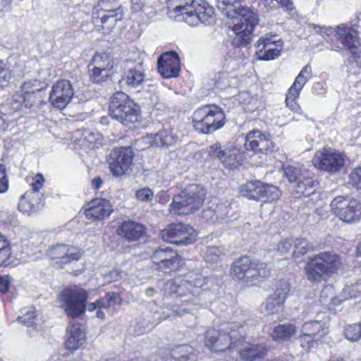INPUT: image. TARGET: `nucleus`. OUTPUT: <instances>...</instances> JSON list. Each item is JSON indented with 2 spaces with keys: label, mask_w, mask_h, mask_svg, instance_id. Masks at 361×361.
I'll use <instances>...</instances> for the list:
<instances>
[{
  "label": "nucleus",
  "mask_w": 361,
  "mask_h": 361,
  "mask_svg": "<svg viewBox=\"0 0 361 361\" xmlns=\"http://www.w3.org/2000/svg\"><path fill=\"white\" fill-rule=\"evenodd\" d=\"M239 0H216L218 8L231 18L236 20L233 26L234 36L232 46L234 49L246 48L251 39V34L259 21L257 14L247 7L236 6Z\"/></svg>",
  "instance_id": "obj_1"
},
{
  "label": "nucleus",
  "mask_w": 361,
  "mask_h": 361,
  "mask_svg": "<svg viewBox=\"0 0 361 361\" xmlns=\"http://www.w3.org/2000/svg\"><path fill=\"white\" fill-rule=\"evenodd\" d=\"M167 14L177 21H185L189 25L198 22L210 23L214 11L204 0H169Z\"/></svg>",
  "instance_id": "obj_2"
},
{
  "label": "nucleus",
  "mask_w": 361,
  "mask_h": 361,
  "mask_svg": "<svg viewBox=\"0 0 361 361\" xmlns=\"http://www.w3.org/2000/svg\"><path fill=\"white\" fill-rule=\"evenodd\" d=\"M60 295L61 308L66 315L72 319L80 317L86 310L92 312L106 307L104 300H98L87 305L88 293L77 286L65 288Z\"/></svg>",
  "instance_id": "obj_3"
},
{
  "label": "nucleus",
  "mask_w": 361,
  "mask_h": 361,
  "mask_svg": "<svg viewBox=\"0 0 361 361\" xmlns=\"http://www.w3.org/2000/svg\"><path fill=\"white\" fill-rule=\"evenodd\" d=\"M243 326L241 323L232 322L224 324L219 331L209 329L205 334V343L215 352L235 350L243 344V336L238 331Z\"/></svg>",
  "instance_id": "obj_4"
},
{
  "label": "nucleus",
  "mask_w": 361,
  "mask_h": 361,
  "mask_svg": "<svg viewBox=\"0 0 361 361\" xmlns=\"http://www.w3.org/2000/svg\"><path fill=\"white\" fill-rule=\"evenodd\" d=\"M341 265V259L338 254L322 252L309 259L304 270L308 280L318 282L335 274Z\"/></svg>",
  "instance_id": "obj_5"
},
{
  "label": "nucleus",
  "mask_w": 361,
  "mask_h": 361,
  "mask_svg": "<svg viewBox=\"0 0 361 361\" xmlns=\"http://www.w3.org/2000/svg\"><path fill=\"white\" fill-rule=\"evenodd\" d=\"M206 191L200 185L192 184L175 195L169 206L172 214H189L198 210L205 199Z\"/></svg>",
  "instance_id": "obj_6"
},
{
  "label": "nucleus",
  "mask_w": 361,
  "mask_h": 361,
  "mask_svg": "<svg viewBox=\"0 0 361 361\" xmlns=\"http://www.w3.org/2000/svg\"><path fill=\"white\" fill-rule=\"evenodd\" d=\"M139 111V106L123 92H116L110 98L109 115L123 126L137 122Z\"/></svg>",
  "instance_id": "obj_7"
},
{
  "label": "nucleus",
  "mask_w": 361,
  "mask_h": 361,
  "mask_svg": "<svg viewBox=\"0 0 361 361\" xmlns=\"http://www.w3.org/2000/svg\"><path fill=\"white\" fill-rule=\"evenodd\" d=\"M206 282V278L201 273L192 271L168 281L165 290L177 297H187L183 302L192 300L196 289L201 288Z\"/></svg>",
  "instance_id": "obj_8"
},
{
  "label": "nucleus",
  "mask_w": 361,
  "mask_h": 361,
  "mask_svg": "<svg viewBox=\"0 0 361 361\" xmlns=\"http://www.w3.org/2000/svg\"><path fill=\"white\" fill-rule=\"evenodd\" d=\"M224 119L225 115L221 108L215 105H205L194 111L192 122L197 131L209 134L222 128Z\"/></svg>",
  "instance_id": "obj_9"
},
{
  "label": "nucleus",
  "mask_w": 361,
  "mask_h": 361,
  "mask_svg": "<svg viewBox=\"0 0 361 361\" xmlns=\"http://www.w3.org/2000/svg\"><path fill=\"white\" fill-rule=\"evenodd\" d=\"M309 26L310 27H312L317 33L322 36H331L334 33H336L341 43L350 51V54L354 57H357V51L358 47L360 45V42L357 30L352 27L343 24L338 26L336 28H333L325 25L320 26L314 23H311Z\"/></svg>",
  "instance_id": "obj_10"
},
{
  "label": "nucleus",
  "mask_w": 361,
  "mask_h": 361,
  "mask_svg": "<svg viewBox=\"0 0 361 361\" xmlns=\"http://www.w3.org/2000/svg\"><path fill=\"white\" fill-rule=\"evenodd\" d=\"M241 195L249 200L257 202H272L278 200L281 192L278 188L254 180L248 181L240 186Z\"/></svg>",
  "instance_id": "obj_11"
},
{
  "label": "nucleus",
  "mask_w": 361,
  "mask_h": 361,
  "mask_svg": "<svg viewBox=\"0 0 361 361\" xmlns=\"http://www.w3.org/2000/svg\"><path fill=\"white\" fill-rule=\"evenodd\" d=\"M334 214L341 220L348 224L356 223L361 217V204L348 196H337L331 202Z\"/></svg>",
  "instance_id": "obj_12"
},
{
  "label": "nucleus",
  "mask_w": 361,
  "mask_h": 361,
  "mask_svg": "<svg viewBox=\"0 0 361 361\" xmlns=\"http://www.w3.org/2000/svg\"><path fill=\"white\" fill-rule=\"evenodd\" d=\"M135 153L130 147L113 149L109 156L108 164L114 177H121L127 173L133 164Z\"/></svg>",
  "instance_id": "obj_13"
},
{
  "label": "nucleus",
  "mask_w": 361,
  "mask_h": 361,
  "mask_svg": "<svg viewBox=\"0 0 361 361\" xmlns=\"http://www.w3.org/2000/svg\"><path fill=\"white\" fill-rule=\"evenodd\" d=\"M312 161L320 170L335 173L343 166L345 159L341 153L331 148H324L322 151L316 152Z\"/></svg>",
  "instance_id": "obj_14"
},
{
  "label": "nucleus",
  "mask_w": 361,
  "mask_h": 361,
  "mask_svg": "<svg viewBox=\"0 0 361 361\" xmlns=\"http://www.w3.org/2000/svg\"><path fill=\"white\" fill-rule=\"evenodd\" d=\"M283 49V41L277 35L266 34L256 44V56L259 60L271 61L279 57Z\"/></svg>",
  "instance_id": "obj_15"
},
{
  "label": "nucleus",
  "mask_w": 361,
  "mask_h": 361,
  "mask_svg": "<svg viewBox=\"0 0 361 361\" xmlns=\"http://www.w3.org/2000/svg\"><path fill=\"white\" fill-rule=\"evenodd\" d=\"M162 237L178 245H190L195 241L196 233L188 224L176 223L169 225L163 230Z\"/></svg>",
  "instance_id": "obj_16"
},
{
  "label": "nucleus",
  "mask_w": 361,
  "mask_h": 361,
  "mask_svg": "<svg viewBox=\"0 0 361 361\" xmlns=\"http://www.w3.org/2000/svg\"><path fill=\"white\" fill-rule=\"evenodd\" d=\"M47 255L62 268L63 265L78 261L82 255V252L81 249L73 245L58 243L50 246L47 250Z\"/></svg>",
  "instance_id": "obj_17"
},
{
  "label": "nucleus",
  "mask_w": 361,
  "mask_h": 361,
  "mask_svg": "<svg viewBox=\"0 0 361 361\" xmlns=\"http://www.w3.org/2000/svg\"><path fill=\"white\" fill-rule=\"evenodd\" d=\"M117 0H99L98 6L104 13L100 17L102 29L105 32H109L118 21L123 17V8L118 6Z\"/></svg>",
  "instance_id": "obj_18"
},
{
  "label": "nucleus",
  "mask_w": 361,
  "mask_h": 361,
  "mask_svg": "<svg viewBox=\"0 0 361 361\" xmlns=\"http://www.w3.org/2000/svg\"><path fill=\"white\" fill-rule=\"evenodd\" d=\"M300 345L303 348H310L314 341H321L329 332V328L322 321L312 320L302 326Z\"/></svg>",
  "instance_id": "obj_19"
},
{
  "label": "nucleus",
  "mask_w": 361,
  "mask_h": 361,
  "mask_svg": "<svg viewBox=\"0 0 361 361\" xmlns=\"http://www.w3.org/2000/svg\"><path fill=\"white\" fill-rule=\"evenodd\" d=\"M73 95L72 83L68 80H59L53 85L49 99L53 106L63 109L71 102Z\"/></svg>",
  "instance_id": "obj_20"
},
{
  "label": "nucleus",
  "mask_w": 361,
  "mask_h": 361,
  "mask_svg": "<svg viewBox=\"0 0 361 361\" xmlns=\"http://www.w3.org/2000/svg\"><path fill=\"white\" fill-rule=\"evenodd\" d=\"M290 290V284L286 281H281L274 293L261 305L262 312L271 314L278 312L284 303Z\"/></svg>",
  "instance_id": "obj_21"
},
{
  "label": "nucleus",
  "mask_w": 361,
  "mask_h": 361,
  "mask_svg": "<svg viewBox=\"0 0 361 361\" xmlns=\"http://www.w3.org/2000/svg\"><path fill=\"white\" fill-rule=\"evenodd\" d=\"M157 68L163 78H170L178 76L180 72V59L173 51L162 54L158 59Z\"/></svg>",
  "instance_id": "obj_22"
},
{
  "label": "nucleus",
  "mask_w": 361,
  "mask_h": 361,
  "mask_svg": "<svg viewBox=\"0 0 361 361\" xmlns=\"http://www.w3.org/2000/svg\"><path fill=\"white\" fill-rule=\"evenodd\" d=\"M112 212L113 208L109 200L96 198L87 204L85 215L88 219L102 220L108 217Z\"/></svg>",
  "instance_id": "obj_23"
},
{
  "label": "nucleus",
  "mask_w": 361,
  "mask_h": 361,
  "mask_svg": "<svg viewBox=\"0 0 361 361\" xmlns=\"http://www.w3.org/2000/svg\"><path fill=\"white\" fill-rule=\"evenodd\" d=\"M271 144L267 135L258 130H253L246 135L245 147L255 154L262 153L269 149Z\"/></svg>",
  "instance_id": "obj_24"
},
{
  "label": "nucleus",
  "mask_w": 361,
  "mask_h": 361,
  "mask_svg": "<svg viewBox=\"0 0 361 361\" xmlns=\"http://www.w3.org/2000/svg\"><path fill=\"white\" fill-rule=\"evenodd\" d=\"M240 357L245 361H255L263 358L267 353V349L262 344H250L245 343L243 337V344L235 348Z\"/></svg>",
  "instance_id": "obj_25"
},
{
  "label": "nucleus",
  "mask_w": 361,
  "mask_h": 361,
  "mask_svg": "<svg viewBox=\"0 0 361 361\" xmlns=\"http://www.w3.org/2000/svg\"><path fill=\"white\" fill-rule=\"evenodd\" d=\"M162 359L164 361H197V357L192 347L183 345L166 350Z\"/></svg>",
  "instance_id": "obj_26"
},
{
  "label": "nucleus",
  "mask_w": 361,
  "mask_h": 361,
  "mask_svg": "<svg viewBox=\"0 0 361 361\" xmlns=\"http://www.w3.org/2000/svg\"><path fill=\"white\" fill-rule=\"evenodd\" d=\"M145 228L142 224L133 221H125L117 229L118 235L128 241H136L145 233Z\"/></svg>",
  "instance_id": "obj_27"
},
{
  "label": "nucleus",
  "mask_w": 361,
  "mask_h": 361,
  "mask_svg": "<svg viewBox=\"0 0 361 361\" xmlns=\"http://www.w3.org/2000/svg\"><path fill=\"white\" fill-rule=\"evenodd\" d=\"M144 73L136 68H129L126 71L119 80L121 87H127L130 89H135L140 87L145 82Z\"/></svg>",
  "instance_id": "obj_28"
},
{
  "label": "nucleus",
  "mask_w": 361,
  "mask_h": 361,
  "mask_svg": "<svg viewBox=\"0 0 361 361\" xmlns=\"http://www.w3.org/2000/svg\"><path fill=\"white\" fill-rule=\"evenodd\" d=\"M255 262V259H252L248 256H243L233 262L231 274L238 279H247L250 273L252 272Z\"/></svg>",
  "instance_id": "obj_29"
},
{
  "label": "nucleus",
  "mask_w": 361,
  "mask_h": 361,
  "mask_svg": "<svg viewBox=\"0 0 361 361\" xmlns=\"http://www.w3.org/2000/svg\"><path fill=\"white\" fill-rule=\"evenodd\" d=\"M68 338L66 341V348L77 350L85 341V333L78 324H70L67 328Z\"/></svg>",
  "instance_id": "obj_30"
},
{
  "label": "nucleus",
  "mask_w": 361,
  "mask_h": 361,
  "mask_svg": "<svg viewBox=\"0 0 361 361\" xmlns=\"http://www.w3.org/2000/svg\"><path fill=\"white\" fill-rule=\"evenodd\" d=\"M293 187L295 192L300 195L310 197L316 193L318 188V183L310 177V173H307L304 178H302L296 182Z\"/></svg>",
  "instance_id": "obj_31"
},
{
  "label": "nucleus",
  "mask_w": 361,
  "mask_h": 361,
  "mask_svg": "<svg viewBox=\"0 0 361 361\" xmlns=\"http://www.w3.org/2000/svg\"><path fill=\"white\" fill-rule=\"evenodd\" d=\"M209 154L210 157L219 159L222 163L227 165H233V161L236 157V154L231 150H222L218 143H215L209 147Z\"/></svg>",
  "instance_id": "obj_32"
},
{
  "label": "nucleus",
  "mask_w": 361,
  "mask_h": 361,
  "mask_svg": "<svg viewBox=\"0 0 361 361\" xmlns=\"http://www.w3.org/2000/svg\"><path fill=\"white\" fill-rule=\"evenodd\" d=\"M252 272L250 273L247 281L250 282L252 285L257 286L259 283L264 280L269 275V271L267 268V264L255 260L253 264Z\"/></svg>",
  "instance_id": "obj_33"
},
{
  "label": "nucleus",
  "mask_w": 361,
  "mask_h": 361,
  "mask_svg": "<svg viewBox=\"0 0 361 361\" xmlns=\"http://www.w3.org/2000/svg\"><path fill=\"white\" fill-rule=\"evenodd\" d=\"M114 66V63L109 55L106 53H103L95 54L89 63L88 68L94 67L113 73Z\"/></svg>",
  "instance_id": "obj_34"
},
{
  "label": "nucleus",
  "mask_w": 361,
  "mask_h": 361,
  "mask_svg": "<svg viewBox=\"0 0 361 361\" xmlns=\"http://www.w3.org/2000/svg\"><path fill=\"white\" fill-rule=\"evenodd\" d=\"M32 192H25L21 197L18 202V209L23 213H30L36 212L40 207V201L35 200Z\"/></svg>",
  "instance_id": "obj_35"
},
{
  "label": "nucleus",
  "mask_w": 361,
  "mask_h": 361,
  "mask_svg": "<svg viewBox=\"0 0 361 361\" xmlns=\"http://www.w3.org/2000/svg\"><path fill=\"white\" fill-rule=\"evenodd\" d=\"M314 246L305 238H296L293 240V257L298 262H300L302 257L308 252L313 250Z\"/></svg>",
  "instance_id": "obj_36"
},
{
  "label": "nucleus",
  "mask_w": 361,
  "mask_h": 361,
  "mask_svg": "<svg viewBox=\"0 0 361 361\" xmlns=\"http://www.w3.org/2000/svg\"><path fill=\"white\" fill-rule=\"evenodd\" d=\"M131 8L133 12L138 13L147 18H151L156 15L152 0H131Z\"/></svg>",
  "instance_id": "obj_37"
},
{
  "label": "nucleus",
  "mask_w": 361,
  "mask_h": 361,
  "mask_svg": "<svg viewBox=\"0 0 361 361\" xmlns=\"http://www.w3.org/2000/svg\"><path fill=\"white\" fill-rule=\"evenodd\" d=\"M283 171L284 176L287 178L288 182L293 185L309 173L307 170L300 165L287 166L283 168Z\"/></svg>",
  "instance_id": "obj_38"
},
{
  "label": "nucleus",
  "mask_w": 361,
  "mask_h": 361,
  "mask_svg": "<svg viewBox=\"0 0 361 361\" xmlns=\"http://www.w3.org/2000/svg\"><path fill=\"white\" fill-rule=\"evenodd\" d=\"M177 139L178 137L173 132L172 129L164 128L156 134L154 142L157 145L168 147L175 144Z\"/></svg>",
  "instance_id": "obj_39"
},
{
  "label": "nucleus",
  "mask_w": 361,
  "mask_h": 361,
  "mask_svg": "<svg viewBox=\"0 0 361 361\" xmlns=\"http://www.w3.org/2000/svg\"><path fill=\"white\" fill-rule=\"evenodd\" d=\"M296 331V327L292 324H285L276 326L271 337L275 341L286 340L291 337Z\"/></svg>",
  "instance_id": "obj_40"
},
{
  "label": "nucleus",
  "mask_w": 361,
  "mask_h": 361,
  "mask_svg": "<svg viewBox=\"0 0 361 361\" xmlns=\"http://www.w3.org/2000/svg\"><path fill=\"white\" fill-rule=\"evenodd\" d=\"M312 75V69L309 64H307L300 71L299 74L295 79L293 84L289 88L293 92H299L302 89L305 83L310 78Z\"/></svg>",
  "instance_id": "obj_41"
},
{
  "label": "nucleus",
  "mask_w": 361,
  "mask_h": 361,
  "mask_svg": "<svg viewBox=\"0 0 361 361\" xmlns=\"http://www.w3.org/2000/svg\"><path fill=\"white\" fill-rule=\"evenodd\" d=\"M82 140L80 145L89 149L98 147V145L102 143V135L98 132L85 130L82 133Z\"/></svg>",
  "instance_id": "obj_42"
},
{
  "label": "nucleus",
  "mask_w": 361,
  "mask_h": 361,
  "mask_svg": "<svg viewBox=\"0 0 361 361\" xmlns=\"http://www.w3.org/2000/svg\"><path fill=\"white\" fill-rule=\"evenodd\" d=\"M13 256L11 252V243L5 238V242L0 243V266L8 267L13 263Z\"/></svg>",
  "instance_id": "obj_43"
},
{
  "label": "nucleus",
  "mask_w": 361,
  "mask_h": 361,
  "mask_svg": "<svg viewBox=\"0 0 361 361\" xmlns=\"http://www.w3.org/2000/svg\"><path fill=\"white\" fill-rule=\"evenodd\" d=\"M176 253L171 247L159 248L152 251L151 258L152 262L159 267L165 261L169 260L170 257L175 256Z\"/></svg>",
  "instance_id": "obj_44"
},
{
  "label": "nucleus",
  "mask_w": 361,
  "mask_h": 361,
  "mask_svg": "<svg viewBox=\"0 0 361 361\" xmlns=\"http://www.w3.org/2000/svg\"><path fill=\"white\" fill-rule=\"evenodd\" d=\"M36 312L34 307H29L23 310V314L18 316L17 320L28 327H36L35 324Z\"/></svg>",
  "instance_id": "obj_45"
},
{
  "label": "nucleus",
  "mask_w": 361,
  "mask_h": 361,
  "mask_svg": "<svg viewBox=\"0 0 361 361\" xmlns=\"http://www.w3.org/2000/svg\"><path fill=\"white\" fill-rule=\"evenodd\" d=\"M345 338L352 342L357 341L361 338V322L348 324L345 327Z\"/></svg>",
  "instance_id": "obj_46"
},
{
  "label": "nucleus",
  "mask_w": 361,
  "mask_h": 361,
  "mask_svg": "<svg viewBox=\"0 0 361 361\" xmlns=\"http://www.w3.org/2000/svg\"><path fill=\"white\" fill-rule=\"evenodd\" d=\"M180 257L176 253L175 256L170 257L169 260L165 261L164 263L159 266V269L164 273H170L178 269L180 265Z\"/></svg>",
  "instance_id": "obj_47"
},
{
  "label": "nucleus",
  "mask_w": 361,
  "mask_h": 361,
  "mask_svg": "<svg viewBox=\"0 0 361 361\" xmlns=\"http://www.w3.org/2000/svg\"><path fill=\"white\" fill-rule=\"evenodd\" d=\"M222 255L223 252L219 247L212 246L207 247L204 258L207 262L215 263L221 259Z\"/></svg>",
  "instance_id": "obj_48"
},
{
  "label": "nucleus",
  "mask_w": 361,
  "mask_h": 361,
  "mask_svg": "<svg viewBox=\"0 0 361 361\" xmlns=\"http://www.w3.org/2000/svg\"><path fill=\"white\" fill-rule=\"evenodd\" d=\"M89 70L90 71V76L91 80L96 83L106 80L113 74L112 73L106 72V71H102L94 67H91Z\"/></svg>",
  "instance_id": "obj_49"
},
{
  "label": "nucleus",
  "mask_w": 361,
  "mask_h": 361,
  "mask_svg": "<svg viewBox=\"0 0 361 361\" xmlns=\"http://www.w3.org/2000/svg\"><path fill=\"white\" fill-rule=\"evenodd\" d=\"M319 300L323 304H329L330 301L335 302L334 301L336 300V298L335 297V291L333 286H325L321 291Z\"/></svg>",
  "instance_id": "obj_50"
},
{
  "label": "nucleus",
  "mask_w": 361,
  "mask_h": 361,
  "mask_svg": "<svg viewBox=\"0 0 361 361\" xmlns=\"http://www.w3.org/2000/svg\"><path fill=\"white\" fill-rule=\"evenodd\" d=\"M44 182V178L43 176L40 173H38L35 176V180L33 183L30 184L32 186V190H28L27 192H32L33 197H37L40 200V197H42V194H39V190L42 188L43 183Z\"/></svg>",
  "instance_id": "obj_51"
},
{
  "label": "nucleus",
  "mask_w": 361,
  "mask_h": 361,
  "mask_svg": "<svg viewBox=\"0 0 361 361\" xmlns=\"http://www.w3.org/2000/svg\"><path fill=\"white\" fill-rule=\"evenodd\" d=\"M13 75L11 72L4 68V64L0 60V87H4L8 85Z\"/></svg>",
  "instance_id": "obj_52"
},
{
  "label": "nucleus",
  "mask_w": 361,
  "mask_h": 361,
  "mask_svg": "<svg viewBox=\"0 0 361 361\" xmlns=\"http://www.w3.org/2000/svg\"><path fill=\"white\" fill-rule=\"evenodd\" d=\"M348 183L361 190V166L355 168L350 173Z\"/></svg>",
  "instance_id": "obj_53"
},
{
  "label": "nucleus",
  "mask_w": 361,
  "mask_h": 361,
  "mask_svg": "<svg viewBox=\"0 0 361 361\" xmlns=\"http://www.w3.org/2000/svg\"><path fill=\"white\" fill-rule=\"evenodd\" d=\"M154 196L153 191L149 188H143L138 190L135 193L136 198L142 202H149Z\"/></svg>",
  "instance_id": "obj_54"
},
{
  "label": "nucleus",
  "mask_w": 361,
  "mask_h": 361,
  "mask_svg": "<svg viewBox=\"0 0 361 361\" xmlns=\"http://www.w3.org/2000/svg\"><path fill=\"white\" fill-rule=\"evenodd\" d=\"M8 190V179L5 167L0 164V193H4Z\"/></svg>",
  "instance_id": "obj_55"
},
{
  "label": "nucleus",
  "mask_w": 361,
  "mask_h": 361,
  "mask_svg": "<svg viewBox=\"0 0 361 361\" xmlns=\"http://www.w3.org/2000/svg\"><path fill=\"white\" fill-rule=\"evenodd\" d=\"M293 249V240L285 239L281 240L277 245V251L281 255H286Z\"/></svg>",
  "instance_id": "obj_56"
},
{
  "label": "nucleus",
  "mask_w": 361,
  "mask_h": 361,
  "mask_svg": "<svg viewBox=\"0 0 361 361\" xmlns=\"http://www.w3.org/2000/svg\"><path fill=\"white\" fill-rule=\"evenodd\" d=\"M299 94L300 93L298 92H293L291 91V90H288L286 94V106H288L291 110L296 109L298 105L295 102V99L298 98Z\"/></svg>",
  "instance_id": "obj_57"
},
{
  "label": "nucleus",
  "mask_w": 361,
  "mask_h": 361,
  "mask_svg": "<svg viewBox=\"0 0 361 361\" xmlns=\"http://www.w3.org/2000/svg\"><path fill=\"white\" fill-rule=\"evenodd\" d=\"M105 309H109L110 307H114L120 305V298L118 295L111 293L106 295V301L105 302Z\"/></svg>",
  "instance_id": "obj_58"
},
{
  "label": "nucleus",
  "mask_w": 361,
  "mask_h": 361,
  "mask_svg": "<svg viewBox=\"0 0 361 361\" xmlns=\"http://www.w3.org/2000/svg\"><path fill=\"white\" fill-rule=\"evenodd\" d=\"M37 82L38 81L37 80H30L28 81H25L21 86L22 91L25 94H34L35 91H39V88H34V87L36 86Z\"/></svg>",
  "instance_id": "obj_59"
},
{
  "label": "nucleus",
  "mask_w": 361,
  "mask_h": 361,
  "mask_svg": "<svg viewBox=\"0 0 361 361\" xmlns=\"http://www.w3.org/2000/svg\"><path fill=\"white\" fill-rule=\"evenodd\" d=\"M21 106L25 108H31L35 103V96L34 94L28 93L25 94L23 96V101L21 102Z\"/></svg>",
  "instance_id": "obj_60"
},
{
  "label": "nucleus",
  "mask_w": 361,
  "mask_h": 361,
  "mask_svg": "<svg viewBox=\"0 0 361 361\" xmlns=\"http://www.w3.org/2000/svg\"><path fill=\"white\" fill-rule=\"evenodd\" d=\"M9 281L4 276H0V291L5 294L8 291Z\"/></svg>",
  "instance_id": "obj_61"
},
{
  "label": "nucleus",
  "mask_w": 361,
  "mask_h": 361,
  "mask_svg": "<svg viewBox=\"0 0 361 361\" xmlns=\"http://www.w3.org/2000/svg\"><path fill=\"white\" fill-rule=\"evenodd\" d=\"M12 0H0V11H7L10 8Z\"/></svg>",
  "instance_id": "obj_62"
},
{
  "label": "nucleus",
  "mask_w": 361,
  "mask_h": 361,
  "mask_svg": "<svg viewBox=\"0 0 361 361\" xmlns=\"http://www.w3.org/2000/svg\"><path fill=\"white\" fill-rule=\"evenodd\" d=\"M102 183H103V181L100 177H96L92 181V185L95 189L100 188Z\"/></svg>",
  "instance_id": "obj_63"
},
{
  "label": "nucleus",
  "mask_w": 361,
  "mask_h": 361,
  "mask_svg": "<svg viewBox=\"0 0 361 361\" xmlns=\"http://www.w3.org/2000/svg\"><path fill=\"white\" fill-rule=\"evenodd\" d=\"M355 259L356 262L361 267V242L357 246Z\"/></svg>",
  "instance_id": "obj_64"
}]
</instances>
